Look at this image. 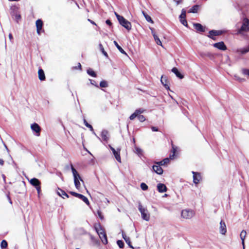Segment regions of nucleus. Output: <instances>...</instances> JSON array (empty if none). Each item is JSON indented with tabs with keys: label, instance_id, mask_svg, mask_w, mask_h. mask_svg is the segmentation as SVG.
<instances>
[{
	"label": "nucleus",
	"instance_id": "obj_9",
	"mask_svg": "<svg viewBox=\"0 0 249 249\" xmlns=\"http://www.w3.org/2000/svg\"><path fill=\"white\" fill-rule=\"evenodd\" d=\"M30 183L36 188L37 193L39 194L41 191L40 181L37 178H33L30 180Z\"/></svg>",
	"mask_w": 249,
	"mask_h": 249
},
{
	"label": "nucleus",
	"instance_id": "obj_43",
	"mask_svg": "<svg viewBox=\"0 0 249 249\" xmlns=\"http://www.w3.org/2000/svg\"><path fill=\"white\" fill-rule=\"evenodd\" d=\"M180 22L185 26H187L188 24L186 18H180Z\"/></svg>",
	"mask_w": 249,
	"mask_h": 249
},
{
	"label": "nucleus",
	"instance_id": "obj_61",
	"mask_svg": "<svg viewBox=\"0 0 249 249\" xmlns=\"http://www.w3.org/2000/svg\"><path fill=\"white\" fill-rule=\"evenodd\" d=\"M74 68H75V69H77V68H79V69H81V64H80V63H78V67H75Z\"/></svg>",
	"mask_w": 249,
	"mask_h": 249
},
{
	"label": "nucleus",
	"instance_id": "obj_28",
	"mask_svg": "<svg viewBox=\"0 0 249 249\" xmlns=\"http://www.w3.org/2000/svg\"><path fill=\"white\" fill-rule=\"evenodd\" d=\"M199 5L196 4L194 5L188 11V13H196L198 11Z\"/></svg>",
	"mask_w": 249,
	"mask_h": 249
},
{
	"label": "nucleus",
	"instance_id": "obj_4",
	"mask_svg": "<svg viewBox=\"0 0 249 249\" xmlns=\"http://www.w3.org/2000/svg\"><path fill=\"white\" fill-rule=\"evenodd\" d=\"M99 229L95 228L96 231L97 232L102 243L104 244H107V239L106 233H105L103 229L101 227L100 225H99Z\"/></svg>",
	"mask_w": 249,
	"mask_h": 249
},
{
	"label": "nucleus",
	"instance_id": "obj_45",
	"mask_svg": "<svg viewBox=\"0 0 249 249\" xmlns=\"http://www.w3.org/2000/svg\"><path fill=\"white\" fill-rule=\"evenodd\" d=\"M135 153L138 155L142 154V150L138 147H135Z\"/></svg>",
	"mask_w": 249,
	"mask_h": 249
},
{
	"label": "nucleus",
	"instance_id": "obj_44",
	"mask_svg": "<svg viewBox=\"0 0 249 249\" xmlns=\"http://www.w3.org/2000/svg\"><path fill=\"white\" fill-rule=\"evenodd\" d=\"M242 71L243 74L247 75L249 76V69H243Z\"/></svg>",
	"mask_w": 249,
	"mask_h": 249
},
{
	"label": "nucleus",
	"instance_id": "obj_60",
	"mask_svg": "<svg viewBox=\"0 0 249 249\" xmlns=\"http://www.w3.org/2000/svg\"><path fill=\"white\" fill-rule=\"evenodd\" d=\"M4 161L2 159H0V165L3 166L4 165Z\"/></svg>",
	"mask_w": 249,
	"mask_h": 249
},
{
	"label": "nucleus",
	"instance_id": "obj_5",
	"mask_svg": "<svg viewBox=\"0 0 249 249\" xmlns=\"http://www.w3.org/2000/svg\"><path fill=\"white\" fill-rule=\"evenodd\" d=\"M11 16L16 22L18 23L19 20L21 18L20 13L18 11V8L16 6H14L12 8V11L11 12Z\"/></svg>",
	"mask_w": 249,
	"mask_h": 249
},
{
	"label": "nucleus",
	"instance_id": "obj_11",
	"mask_svg": "<svg viewBox=\"0 0 249 249\" xmlns=\"http://www.w3.org/2000/svg\"><path fill=\"white\" fill-rule=\"evenodd\" d=\"M72 196L77 197L79 199L82 200L88 205H89V202L87 197L82 194L77 193L74 192H70V193Z\"/></svg>",
	"mask_w": 249,
	"mask_h": 249
},
{
	"label": "nucleus",
	"instance_id": "obj_55",
	"mask_svg": "<svg viewBox=\"0 0 249 249\" xmlns=\"http://www.w3.org/2000/svg\"><path fill=\"white\" fill-rule=\"evenodd\" d=\"M240 238H241V239L242 240V245L243 246V247H244L245 237H240Z\"/></svg>",
	"mask_w": 249,
	"mask_h": 249
},
{
	"label": "nucleus",
	"instance_id": "obj_35",
	"mask_svg": "<svg viewBox=\"0 0 249 249\" xmlns=\"http://www.w3.org/2000/svg\"><path fill=\"white\" fill-rule=\"evenodd\" d=\"M101 88H107L108 87V84L105 80H102L100 82L99 87Z\"/></svg>",
	"mask_w": 249,
	"mask_h": 249
},
{
	"label": "nucleus",
	"instance_id": "obj_41",
	"mask_svg": "<svg viewBox=\"0 0 249 249\" xmlns=\"http://www.w3.org/2000/svg\"><path fill=\"white\" fill-rule=\"evenodd\" d=\"M138 118L141 122H143L145 120V117L142 115H138Z\"/></svg>",
	"mask_w": 249,
	"mask_h": 249
},
{
	"label": "nucleus",
	"instance_id": "obj_16",
	"mask_svg": "<svg viewBox=\"0 0 249 249\" xmlns=\"http://www.w3.org/2000/svg\"><path fill=\"white\" fill-rule=\"evenodd\" d=\"M219 231L221 234L223 235L225 234L227 232L226 224L223 220H221L220 222Z\"/></svg>",
	"mask_w": 249,
	"mask_h": 249
},
{
	"label": "nucleus",
	"instance_id": "obj_57",
	"mask_svg": "<svg viewBox=\"0 0 249 249\" xmlns=\"http://www.w3.org/2000/svg\"><path fill=\"white\" fill-rule=\"evenodd\" d=\"M8 36H9V39H10V41H11V42H13V36H12V34L10 33V34H9Z\"/></svg>",
	"mask_w": 249,
	"mask_h": 249
},
{
	"label": "nucleus",
	"instance_id": "obj_17",
	"mask_svg": "<svg viewBox=\"0 0 249 249\" xmlns=\"http://www.w3.org/2000/svg\"><path fill=\"white\" fill-rule=\"evenodd\" d=\"M152 170L158 175H161L163 173V169L162 168L157 164L153 165L152 166Z\"/></svg>",
	"mask_w": 249,
	"mask_h": 249
},
{
	"label": "nucleus",
	"instance_id": "obj_30",
	"mask_svg": "<svg viewBox=\"0 0 249 249\" xmlns=\"http://www.w3.org/2000/svg\"><path fill=\"white\" fill-rule=\"evenodd\" d=\"M87 73L93 77H97V74L91 68H89L87 70Z\"/></svg>",
	"mask_w": 249,
	"mask_h": 249
},
{
	"label": "nucleus",
	"instance_id": "obj_8",
	"mask_svg": "<svg viewBox=\"0 0 249 249\" xmlns=\"http://www.w3.org/2000/svg\"><path fill=\"white\" fill-rule=\"evenodd\" d=\"M120 18L121 19L118 21L120 25L125 28L128 31L130 30L132 27L131 23L125 19L123 17Z\"/></svg>",
	"mask_w": 249,
	"mask_h": 249
},
{
	"label": "nucleus",
	"instance_id": "obj_27",
	"mask_svg": "<svg viewBox=\"0 0 249 249\" xmlns=\"http://www.w3.org/2000/svg\"><path fill=\"white\" fill-rule=\"evenodd\" d=\"M114 44L115 45V46L117 47V48L118 49V50L124 54L127 55V53L123 49V48L118 44L117 42L116 41H113Z\"/></svg>",
	"mask_w": 249,
	"mask_h": 249
},
{
	"label": "nucleus",
	"instance_id": "obj_2",
	"mask_svg": "<svg viewBox=\"0 0 249 249\" xmlns=\"http://www.w3.org/2000/svg\"><path fill=\"white\" fill-rule=\"evenodd\" d=\"M71 170L74 178V183L75 186L77 189H78L80 187V183L79 182V180L82 181H83L76 170L72 165H71Z\"/></svg>",
	"mask_w": 249,
	"mask_h": 249
},
{
	"label": "nucleus",
	"instance_id": "obj_49",
	"mask_svg": "<svg viewBox=\"0 0 249 249\" xmlns=\"http://www.w3.org/2000/svg\"><path fill=\"white\" fill-rule=\"evenodd\" d=\"M150 29L151 31V34L154 37L157 36L155 32L154 29L152 28H150Z\"/></svg>",
	"mask_w": 249,
	"mask_h": 249
},
{
	"label": "nucleus",
	"instance_id": "obj_20",
	"mask_svg": "<svg viewBox=\"0 0 249 249\" xmlns=\"http://www.w3.org/2000/svg\"><path fill=\"white\" fill-rule=\"evenodd\" d=\"M160 82L166 89H169L170 88L168 84V80L166 76L162 75L160 78Z\"/></svg>",
	"mask_w": 249,
	"mask_h": 249
},
{
	"label": "nucleus",
	"instance_id": "obj_37",
	"mask_svg": "<svg viewBox=\"0 0 249 249\" xmlns=\"http://www.w3.org/2000/svg\"><path fill=\"white\" fill-rule=\"evenodd\" d=\"M234 78L236 80L241 83L244 82L246 81V79L245 78L239 77L237 75H235Z\"/></svg>",
	"mask_w": 249,
	"mask_h": 249
},
{
	"label": "nucleus",
	"instance_id": "obj_51",
	"mask_svg": "<svg viewBox=\"0 0 249 249\" xmlns=\"http://www.w3.org/2000/svg\"><path fill=\"white\" fill-rule=\"evenodd\" d=\"M151 130L152 131H159V129L158 127H155V126H151Z\"/></svg>",
	"mask_w": 249,
	"mask_h": 249
},
{
	"label": "nucleus",
	"instance_id": "obj_6",
	"mask_svg": "<svg viewBox=\"0 0 249 249\" xmlns=\"http://www.w3.org/2000/svg\"><path fill=\"white\" fill-rule=\"evenodd\" d=\"M195 214L193 210L190 209H185L182 211L181 216L186 219L191 218Z\"/></svg>",
	"mask_w": 249,
	"mask_h": 249
},
{
	"label": "nucleus",
	"instance_id": "obj_39",
	"mask_svg": "<svg viewBox=\"0 0 249 249\" xmlns=\"http://www.w3.org/2000/svg\"><path fill=\"white\" fill-rule=\"evenodd\" d=\"M144 109H143L142 108H140L139 109H136L135 112H136V114H137L138 115H141V113H142L144 112Z\"/></svg>",
	"mask_w": 249,
	"mask_h": 249
},
{
	"label": "nucleus",
	"instance_id": "obj_47",
	"mask_svg": "<svg viewBox=\"0 0 249 249\" xmlns=\"http://www.w3.org/2000/svg\"><path fill=\"white\" fill-rule=\"evenodd\" d=\"M136 117H138V115L137 114H136V112H134L133 114H132L130 117H129V119L130 120H134Z\"/></svg>",
	"mask_w": 249,
	"mask_h": 249
},
{
	"label": "nucleus",
	"instance_id": "obj_59",
	"mask_svg": "<svg viewBox=\"0 0 249 249\" xmlns=\"http://www.w3.org/2000/svg\"><path fill=\"white\" fill-rule=\"evenodd\" d=\"M88 20L89 22H90L92 24L96 25V23H95V22H94V21H92V20H91V19H90L88 18Z\"/></svg>",
	"mask_w": 249,
	"mask_h": 249
},
{
	"label": "nucleus",
	"instance_id": "obj_12",
	"mask_svg": "<svg viewBox=\"0 0 249 249\" xmlns=\"http://www.w3.org/2000/svg\"><path fill=\"white\" fill-rule=\"evenodd\" d=\"M31 128L32 131L35 133V135L36 136H39L41 132L40 126L36 123H34L31 125Z\"/></svg>",
	"mask_w": 249,
	"mask_h": 249
},
{
	"label": "nucleus",
	"instance_id": "obj_13",
	"mask_svg": "<svg viewBox=\"0 0 249 249\" xmlns=\"http://www.w3.org/2000/svg\"><path fill=\"white\" fill-rule=\"evenodd\" d=\"M109 147L111 150L112 151L116 160L119 162H121V159L120 157V149H117V150L115 149L113 147H112L110 145H109Z\"/></svg>",
	"mask_w": 249,
	"mask_h": 249
},
{
	"label": "nucleus",
	"instance_id": "obj_18",
	"mask_svg": "<svg viewBox=\"0 0 249 249\" xmlns=\"http://www.w3.org/2000/svg\"><path fill=\"white\" fill-rule=\"evenodd\" d=\"M157 190L160 193H164L167 192V188L165 184L160 183L157 185Z\"/></svg>",
	"mask_w": 249,
	"mask_h": 249
},
{
	"label": "nucleus",
	"instance_id": "obj_23",
	"mask_svg": "<svg viewBox=\"0 0 249 249\" xmlns=\"http://www.w3.org/2000/svg\"><path fill=\"white\" fill-rule=\"evenodd\" d=\"M101 136L103 141L107 142L109 137L108 132L107 130H103L101 132Z\"/></svg>",
	"mask_w": 249,
	"mask_h": 249
},
{
	"label": "nucleus",
	"instance_id": "obj_36",
	"mask_svg": "<svg viewBox=\"0 0 249 249\" xmlns=\"http://www.w3.org/2000/svg\"><path fill=\"white\" fill-rule=\"evenodd\" d=\"M154 38L155 41H156V43L158 45L162 46L161 41H160V40L157 36L154 37Z\"/></svg>",
	"mask_w": 249,
	"mask_h": 249
},
{
	"label": "nucleus",
	"instance_id": "obj_22",
	"mask_svg": "<svg viewBox=\"0 0 249 249\" xmlns=\"http://www.w3.org/2000/svg\"><path fill=\"white\" fill-rule=\"evenodd\" d=\"M171 71L179 79H181L184 77V75L178 71L177 68L174 67L172 68Z\"/></svg>",
	"mask_w": 249,
	"mask_h": 249
},
{
	"label": "nucleus",
	"instance_id": "obj_42",
	"mask_svg": "<svg viewBox=\"0 0 249 249\" xmlns=\"http://www.w3.org/2000/svg\"><path fill=\"white\" fill-rule=\"evenodd\" d=\"M89 80L90 81V84L94 86L96 88H99V85L97 84V83L96 82V81L95 80H92V79H89Z\"/></svg>",
	"mask_w": 249,
	"mask_h": 249
},
{
	"label": "nucleus",
	"instance_id": "obj_56",
	"mask_svg": "<svg viewBox=\"0 0 249 249\" xmlns=\"http://www.w3.org/2000/svg\"><path fill=\"white\" fill-rule=\"evenodd\" d=\"M106 23L107 25H109V26H111L112 25V23L111 22V21L109 20V19H107L106 21Z\"/></svg>",
	"mask_w": 249,
	"mask_h": 249
},
{
	"label": "nucleus",
	"instance_id": "obj_21",
	"mask_svg": "<svg viewBox=\"0 0 249 249\" xmlns=\"http://www.w3.org/2000/svg\"><path fill=\"white\" fill-rule=\"evenodd\" d=\"M194 27L195 29L199 32H205L204 27L200 23H195L193 24Z\"/></svg>",
	"mask_w": 249,
	"mask_h": 249
},
{
	"label": "nucleus",
	"instance_id": "obj_33",
	"mask_svg": "<svg viewBox=\"0 0 249 249\" xmlns=\"http://www.w3.org/2000/svg\"><path fill=\"white\" fill-rule=\"evenodd\" d=\"M99 47L100 50L101 51L102 53L104 54V55L105 56H106V57H108V54H107V53L105 51L103 45H102V44L100 43L99 45Z\"/></svg>",
	"mask_w": 249,
	"mask_h": 249
},
{
	"label": "nucleus",
	"instance_id": "obj_34",
	"mask_svg": "<svg viewBox=\"0 0 249 249\" xmlns=\"http://www.w3.org/2000/svg\"><path fill=\"white\" fill-rule=\"evenodd\" d=\"M8 243L5 240H3L0 243V248L1 249H5L7 247Z\"/></svg>",
	"mask_w": 249,
	"mask_h": 249
},
{
	"label": "nucleus",
	"instance_id": "obj_1",
	"mask_svg": "<svg viewBox=\"0 0 249 249\" xmlns=\"http://www.w3.org/2000/svg\"><path fill=\"white\" fill-rule=\"evenodd\" d=\"M249 32V19L245 18L243 20L241 27L238 29L237 34L244 35Z\"/></svg>",
	"mask_w": 249,
	"mask_h": 249
},
{
	"label": "nucleus",
	"instance_id": "obj_26",
	"mask_svg": "<svg viewBox=\"0 0 249 249\" xmlns=\"http://www.w3.org/2000/svg\"><path fill=\"white\" fill-rule=\"evenodd\" d=\"M57 194L59 196H61L63 198H64V196L68 198L69 197V195L63 190L58 188L57 191Z\"/></svg>",
	"mask_w": 249,
	"mask_h": 249
},
{
	"label": "nucleus",
	"instance_id": "obj_24",
	"mask_svg": "<svg viewBox=\"0 0 249 249\" xmlns=\"http://www.w3.org/2000/svg\"><path fill=\"white\" fill-rule=\"evenodd\" d=\"M38 78L41 81H44L45 80L46 77L44 71L42 69H39L38 71Z\"/></svg>",
	"mask_w": 249,
	"mask_h": 249
},
{
	"label": "nucleus",
	"instance_id": "obj_64",
	"mask_svg": "<svg viewBox=\"0 0 249 249\" xmlns=\"http://www.w3.org/2000/svg\"><path fill=\"white\" fill-rule=\"evenodd\" d=\"M2 178H3V179H4V180H5V178L6 177H5L4 175H2Z\"/></svg>",
	"mask_w": 249,
	"mask_h": 249
},
{
	"label": "nucleus",
	"instance_id": "obj_48",
	"mask_svg": "<svg viewBox=\"0 0 249 249\" xmlns=\"http://www.w3.org/2000/svg\"><path fill=\"white\" fill-rule=\"evenodd\" d=\"M246 234H247V232H246V231L243 230L240 233V237H246Z\"/></svg>",
	"mask_w": 249,
	"mask_h": 249
},
{
	"label": "nucleus",
	"instance_id": "obj_7",
	"mask_svg": "<svg viewBox=\"0 0 249 249\" xmlns=\"http://www.w3.org/2000/svg\"><path fill=\"white\" fill-rule=\"evenodd\" d=\"M223 33V32L221 30H212L209 32V35H207V36L213 40H215L216 37L215 36H220Z\"/></svg>",
	"mask_w": 249,
	"mask_h": 249
},
{
	"label": "nucleus",
	"instance_id": "obj_38",
	"mask_svg": "<svg viewBox=\"0 0 249 249\" xmlns=\"http://www.w3.org/2000/svg\"><path fill=\"white\" fill-rule=\"evenodd\" d=\"M117 244L120 248L122 249L124 247V243L122 240H119L117 241Z\"/></svg>",
	"mask_w": 249,
	"mask_h": 249
},
{
	"label": "nucleus",
	"instance_id": "obj_31",
	"mask_svg": "<svg viewBox=\"0 0 249 249\" xmlns=\"http://www.w3.org/2000/svg\"><path fill=\"white\" fill-rule=\"evenodd\" d=\"M142 13L143 15V16L144 17V18H145L146 20L149 22H151V23H153V21L152 20L151 18L150 17V16H149L148 15H147L145 12L144 11H142Z\"/></svg>",
	"mask_w": 249,
	"mask_h": 249
},
{
	"label": "nucleus",
	"instance_id": "obj_3",
	"mask_svg": "<svg viewBox=\"0 0 249 249\" xmlns=\"http://www.w3.org/2000/svg\"><path fill=\"white\" fill-rule=\"evenodd\" d=\"M138 210L141 213L142 218L146 221H148L150 219V214L147 209L142 206L141 202H139Z\"/></svg>",
	"mask_w": 249,
	"mask_h": 249
},
{
	"label": "nucleus",
	"instance_id": "obj_63",
	"mask_svg": "<svg viewBox=\"0 0 249 249\" xmlns=\"http://www.w3.org/2000/svg\"><path fill=\"white\" fill-rule=\"evenodd\" d=\"M4 147L6 149L8 153H9V150L8 148H7V146H6V145L5 144H4Z\"/></svg>",
	"mask_w": 249,
	"mask_h": 249
},
{
	"label": "nucleus",
	"instance_id": "obj_25",
	"mask_svg": "<svg viewBox=\"0 0 249 249\" xmlns=\"http://www.w3.org/2000/svg\"><path fill=\"white\" fill-rule=\"evenodd\" d=\"M84 124L87 127H88L89 128L90 130L92 132V133L100 140H101V139L98 137L97 136V135L96 134V133H95V132L94 131V130H93V128L92 126V125L91 124H89L87 121H86V119H84Z\"/></svg>",
	"mask_w": 249,
	"mask_h": 249
},
{
	"label": "nucleus",
	"instance_id": "obj_50",
	"mask_svg": "<svg viewBox=\"0 0 249 249\" xmlns=\"http://www.w3.org/2000/svg\"><path fill=\"white\" fill-rule=\"evenodd\" d=\"M97 213H98V216L101 219H103L104 218V216H103V215L102 214V213L100 212V211H98L97 212Z\"/></svg>",
	"mask_w": 249,
	"mask_h": 249
},
{
	"label": "nucleus",
	"instance_id": "obj_19",
	"mask_svg": "<svg viewBox=\"0 0 249 249\" xmlns=\"http://www.w3.org/2000/svg\"><path fill=\"white\" fill-rule=\"evenodd\" d=\"M121 232L122 234V237L125 241V242L127 244V245L129 246L130 248L133 249V247L131 245V243L129 237L126 236V235L125 234L123 231L122 230Z\"/></svg>",
	"mask_w": 249,
	"mask_h": 249
},
{
	"label": "nucleus",
	"instance_id": "obj_53",
	"mask_svg": "<svg viewBox=\"0 0 249 249\" xmlns=\"http://www.w3.org/2000/svg\"><path fill=\"white\" fill-rule=\"evenodd\" d=\"M115 16H116V18H117L118 21L119 20V19H121L120 18H122L123 17V16L119 15L116 12H115Z\"/></svg>",
	"mask_w": 249,
	"mask_h": 249
},
{
	"label": "nucleus",
	"instance_id": "obj_10",
	"mask_svg": "<svg viewBox=\"0 0 249 249\" xmlns=\"http://www.w3.org/2000/svg\"><path fill=\"white\" fill-rule=\"evenodd\" d=\"M36 32L38 35H40L41 32H44V30L42 29L43 22L41 19H38L36 22Z\"/></svg>",
	"mask_w": 249,
	"mask_h": 249
},
{
	"label": "nucleus",
	"instance_id": "obj_40",
	"mask_svg": "<svg viewBox=\"0 0 249 249\" xmlns=\"http://www.w3.org/2000/svg\"><path fill=\"white\" fill-rule=\"evenodd\" d=\"M141 187L143 191H146L148 189V186L145 183H142L141 184Z\"/></svg>",
	"mask_w": 249,
	"mask_h": 249
},
{
	"label": "nucleus",
	"instance_id": "obj_29",
	"mask_svg": "<svg viewBox=\"0 0 249 249\" xmlns=\"http://www.w3.org/2000/svg\"><path fill=\"white\" fill-rule=\"evenodd\" d=\"M178 147L174 146V145H172V154L170 155V159L171 160H173L175 158V153L177 150Z\"/></svg>",
	"mask_w": 249,
	"mask_h": 249
},
{
	"label": "nucleus",
	"instance_id": "obj_54",
	"mask_svg": "<svg viewBox=\"0 0 249 249\" xmlns=\"http://www.w3.org/2000/svg\"><path fill=\"white\" fill-rule=\"evenodd\" d=\"M155 164H157L158 165L160 166V167L161 165H164V164H163L162 160H161L160 161L155 162Z\"/></svg>",
	"mask_w": 249,
	"mask_h": 249
},
{
	"label": "nucleus",
	"instance_id": "obj_62",
	"mask_svg": "<svg viewBox=\"0 0 249 249\" xmlns=\"http://www.w3.org/2000/svg\"><path fill=\"white\" fill-rule=\"evenodd\" d=\"M181 14H184V15H186V11L184 9H182Z\"/></svg>",
	"mask_w": 249,
	"mask_h": 249
},
{
	"label": "nucleus",
	"instance_id": "obj_58",
	"mask_svg": "<svg viewBox=\"0 0 249 249\" xmlns=\"http://www.w3.org/2000/svg\"><path fill=\"white\" fill-rule=\"evenodd\" d=\"M179 19L180 18H186V15H184V14H181L180 15L179 17Z\"/></svg>",
	"mask_w": 249,
	"mask_h": 249
},
{
	"label": "nucleus",
	"instance_id": "obj_32",
	"mask_svg": "<svg viewBox=\"0 0 249 249\" xmlns=\"http://www.w3.org/2000/svg\"><path fill=\"white\" fill-rule=\"evenodd\" d=\"M249 52V47L242 48V49H239L237 50V53H240L243 54H245Z\"/></svg>",
	"mask_w": 249,
	"mask_h": 249
},
{
	"label": "nucleus",
	"instance_id": "obj_15",
	"mask_svg": "<svg viewBox=\"0 0 249 249\" xmlns=\"http://www.w3.org/2000/svg\"><path fill=\"white\" fill-rule=\"evenodd\" d=\"M193 174V182L195 184H197L201 178L200 173L192 171Z\"/></svg>",
	"mask_w": 249,
	"mask_h": 249
},
{
	"label": "nucleus",
	"instance_id": "obj_14",
	"mask_svg": "<svg viewBox=\"0 0 249 249\" xmlns=\"http://www.w3.org/2000/svg\"><path fill=\"white\" fill-rule=\"evenodd\" d=\"M213 46L221 51H225L227 49L223 41L215 43L213 44Z\"/></svg>",
	"mask_w": 249,
	"mask_h": 249
},
{
	"label": "nucleus",
	"instance_id": "obj_52",
	"mask_svg": "<svg viewBox=\"0 0 249 249\" xmlns=\"http://www.w3.org/2000/svg\"><path fill=\"white\" fill-rule=\"evenodd\" d=\"M174 1L176 3L177 5H178L179 4L182 3V0H174Z\"/></svg>",
	"mask_w": 249,
	"mask_h": 249
},
{
	"label": "nucleus",
	"instance_id": "obj_46",
	"mask_svg": "<svg viewBox=\"0 0 249 249\" xmlns=\"http://www.w3.org/2000/svg\"><path fill=\"white\" fill-rule=\"evenodd\" d=\"M170 160H171L170 159V157L169 158H165L164 159H163L162 160L163 164L166 165V164H168L169 162V161H170Z\"/></svg>",
	"mask_w": 249,
	"mask_h": 249
}]
</instances>
